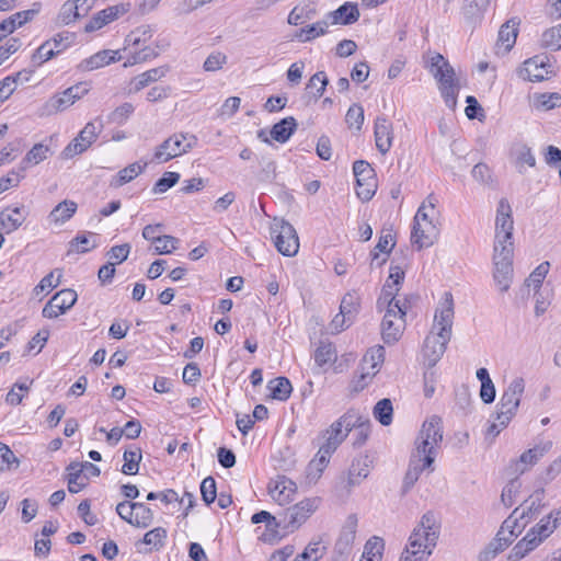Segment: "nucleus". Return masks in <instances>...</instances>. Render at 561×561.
Segmentation results:
<instances>
[{"mask_svg": "<svg viewBox=\"0 0 561 561\" xmlns=\"http://www.w3.org/2000/svg\"><path fill=\"white\" fill-rule=\"evenodd\" d=\"M442 440V419L437 415H432L423 423L415 440L416 455L420 459L417 462L411 460L409 465L402 484L403 494L408 493L412 489L425 469L432 467Z\"/></svg>", "mask_w": 561, "mask_h": 561, "instance_id": "obj_1", "label": "nucleus"}, {"mask_svg": "<svg viewBox=\"0 0 561 561\" xmlns=\"http://www.w3.org/2000/svg\"><path fill=\"white\" fill-rule=\"evenodd\" d=\"M454 313L453 295L446 291L436 308L432 331L424 341L423 355L428 367H434L446 351L451 339Z\"/></svg>", "mask_w": 561, "mask_h": 561, "instance_id": "obj_2", "label": "nucleus"}, {"mask_svg": "<svg viewBox=\"0 0 561 561\" xmlns=\"http://www.w3.org/2000/svg\"><path fill=\"white\" fill-rule=\"evenodd\" d=\"M440 522L433 512H426L411 533L400 561H427L437 545Z\"/></svg>", "mask_w": 561, "mask_h": 561, "instance_id": "obj_3", "label": "nucleus"}, {"mask_svg": "<svg viewBox=\"0 0 561 561\" xmlns=\"http://www.w3.org/2000/svg\"><path fill=\"white\" fill-rule=\"evenodd\" d=\"M524 391V378L515 377L510 381L500 398L495 421L488 427V435L495 437L510 424L518 411Z\"/></svg>", "mask_w": 561, "mask_h": 561, "instance_id": "obj_4", "label": "nucleus"}, {"mask_svg": "<svg viewBox=\"0 0 561 561\" xmlns=\"http://www.w3.org/2000/svg\"><path fill=\"white\" fill-rule=\"evenodd\" d=\"M431 73L439 83L440 94L450 108L457 103L458 87L455 84V71L443 55L436 53L428 61Z\"/></svg>", "mask_w": 561, "mask_h": 561, "instance_id": "obj_5", "label": "nucleus"}, {"mask_svg": "<svg viewBox=\"0 0 561 561\" xmlns=\"http://www.w3.org/2000/svg\"><path fill=\"white\" fill-rule=\"evenodd\" d=\"M271 236L277 251L285 256H294L299 250V239L296 229L284 219H274L271 225Z\"/></svg>", "mask_w": 561, "mask_h": 561, "instance_id": "obj_6", "label": "nucleus"}, {"mask_svg": "<svg viewBox=\"0 0 561 561\" xmlns=\"http://www.w3.org/2000/svg\"><path fill=\"white\" fill-rule=\"evenodd\" d=\"M513 247L493 248V278L500 291L510 289L513 279Z\"/></svg>", "mask_w": 561, "mask_h": 561, "instance_id": "obj_7", "label": "nucleus"}, {"mask_svg": "<svg viewBox=\"0 0 561 561\" xmlns=\"http://www.w3.org/2000/svg\"><path fill=\"white\" fill-rule=\"evenodd\" d=\"M360 421V415L355 411L351 410L343 414L337 421L332 423L330 428L324 433V443L321 445L324 449L332 454L337 449L342 442L346 438L347 434L352 428L357 426Z\"/></svg>", "mask_w": 561, "mask_h": 561, "instance_id": "obj_8", "label": "nucleus"}, {"mask_svg": "<svg viewBox=\"0 0 561 561\" xmlns=\"http://www.w3.org/2000/svg\"><path fill=\"white\" fill-rule=\"evenodd\" d=\"M197 142V138L190 134H174L157 147L153 159L161 163L180 157L191 150Z\"/></svg>", "mask_w": 561, "mask_h": 561, "instance_id": "obj_9", "label": "nucleus"}, {"mask_svg": "<svg viewBox=\"0 0 561 561\" xmlns=\"http://www.w3.org/2000/svg\"><path fill=\"white\" fill-rule=\"evenodd\" d=\"M103 128L104 124L100 116L87 123L78 136L62 150V158L71 159L75 156L84 152L93 142H95Z\"/></svg>", "mask_w": 561, "mask_h": 561, "instance_id": "obj_10", "label": "nucleus"}, {"mask_svg": "<svg viewBox=\"0 0 561 561\" xmlns=\"http://www.w3.org/2000/svg\"><path fill=\"white\" fill-rule=\"evenodd\" d=\"M514 221L507 198H501L496 209L494 248L513 247Z\"/></svg>", "mask_w": 561, "mask_h": 561, "instance_id": "obj_11", "label": "nucleus"}, {"mask_svg": "<svg viewBox=\"0 0 561 561\" xmlns=\"http://www.w3.org/2000/svg\"><path fill=\"white\" fill-rule=\"evenodd\" d=\"M353 172L356 178V195L363 202L370 201L377 190L375 171L371 165L364 160H357L353 164Z\"/></svg>", "mask_w": 561, "mask_h": 561, "instance_id": "obj_12", "label": "nucleus"}, {"mask_svg": "<svg viewBox=\"0 0 561 561\" xmlns=\"http://www.w3.org/2000/svg\"><path fill=\"white\" fill-rule=\"evenodd\" d=\"M407 309H387L381 321V336L386 344L397 343L405 328Z\"/></svg>", "mask_w": 561, "mask_h": 561, "instance_id": "obj_13", "label": "nucleus"}, {"mask_svg": "<svg viewBox=\"0 0 561 561\" xmlns=\"http://www.w3.org/2000/svg\"><path fill=\"white\" fill-rule=\"evenodd\" d=\"M318 504V499H305L287 508L284 513V528L288 531L299 528L317 510Z\"/></svg>", "mask_w": 561, "mask_h": 561, "instance_id": "obj_14", "label": "nucleus"}, {"mask_svg": "<svg viewBox=\"0 0 561 561\" xmlns=\"http://www.w3.org/2000/svg\"><path fill=\"white\" fill-rule=\"evenodd\" d=\"M77 293L73 289H61L56 293L44 306L42 314L47 319H56L66 313L77 301Z\"/></svg>", "mask_w": 561, "mask_h": 561, "instance_id": "obj_15", "label": "nucleus"}, {"mask_svg": "<svg viewBox=\"0 0 561 561\" xmlns=\"http://www.w3.org/2000/svg\"><path fill=\"white\" fill-rule=\"evenodd\" d=\"M27 211L25 206H8L0 211V232L12 233L16 231L26 220Z\"/></svg>", "mask_w": 561, "mask_h": 561, "instance_id": "obj_16", "label": "nucleus"}, {"mask_svg": "<svg viewBox=\"0 0 561 561\" xmlns=\"http://www.w3.org/2000/svg\"><path fill=\"white\" fill-rule=\"evenodd\" d=\"M296 490V483L284 476H278L268 484V493L271 497L279 505H286L291 502Z\"/></svg>", "mask_w": 561, "mask_h": 561, "instance_id": "obj_17", "label": "nucleus"}, {"mask_svg": "<svg viewBox=\"0 0 561 561\" xmlns=\"http://www.w3.org/2000/svg\"><path fill=\"white\" fill-rule=\"evenodd\" d=\"M549 67L543 57L535 56L523 64L518 75L524 80L538 82L548 79Z\"/></svg>", "mask_w": 561, "mask_h": 561, "instance_id": "obj_18", "label": "nucleus"}, {"mask_svg": "<svg viewBox=\"0 0 561 561\" xmlns=\"http://www.w3.org/2000/svg\"><path fill=\"white\" fill-rule=\"evenodd\" d=\"M375 142L378 151L386 154L392 147L393 127L386 116H379L374 126Z\"/></svg>", "mask_w": 561, "mask_h": 561, "instance_id": "obj_19", "label": "nucleus"}, {"mask_svg": "<svg viewBox=\"0 0 561 561\" xmlns=\"http://www.w3.org/2000/svg\"><path fill=\"white\" fill-rule=\"evenodd\" d=\"M552 447V442L547 440L537 444L535 447L524 451L515 462V471L524 473L530 467L535 466Z\"/></svg>", "mask_w": 561, "mask_h": 561, "instance_id": "obj_20", "label": "nucleus"}, {"mask_svg": "<svg viewBox=\"0 0 561 561\" xmlns=\"http://www.w3.org/2000/svg\"><path fill=\"white\" fill-rule=\"evenodd\" d=\"M438 236V229L434 222L414 221L411 240L419 249L434 244Z\"/></svg>", "mask_w": 561, "mask_h": 561, "instance_id": "obj_21", "label": "nucleus"}, {"mask_svg": "<svg viewBox=\"0 0 561 561\" xmlns=\"http://www.w3.org/2000/svg\"><path fill=\"white\" fill-rule=\"evenodd\" d=\"M128 11V5L118 4L108 7L98 12L90 21L85 24L84 31L88 33L94 32L102 28L104 25L113 22L118 16L123 15Z\"/></svg>", "mask_w": 561, "mask_h": 561, "instance_id": "obj_22", "label": "nucleus"}, {"mask_svg": "<svg viewBox=\"0 0 561 561\" xmlns=\"http://www.w3.org/2000/svg\"><path fill=\"white\" fill-rule=\"evenodd\" d=\"M383 359L385 348L381 345L370 348L363 358V373L359 381H364L366 378L375 376Z\"/></svg>", "mask_w": 561, "mask_h": 561, "instance_id": "obj_23", "label": "nucleus"}, {"mask_svg": "<svg viewBox=\"0 0 561 561\" xmlns=\"http://www.w3.org/2000/svg\"><path fill=\"white\" fill-rule=\"evenodd\" d=\"M168 72V67H157L149 69L135 78H133L128 85V92L129 93H137L140 90L145 89L149 84L157 82L158 80L165 77Z\"/></svg>", "mask_w": 561, "mask_h": 561, "instance_id": "obj_24", "label": "nucleus"}, {"mask_svg": "<svg viewBox=\"0 0 561 561\" xmlns=\"http://www.w3.org/2000/svg\"><path fill=\"white\" fill-rule=\"evenodd\" d=\"M359 19V11L357 4L352 2H345L339 7L335 11L330 12L327 20L330 24H342L348 25L357 22Z\"/></svg>", "mask_w": 561, "mask_h": 561, "instance_id": "obj_25", "label": "nucleus"}, {"mask_svg": "<svg viewBox=\"0 0 561 561\" xmlns=\"http://www.w3.org/2000/svg\"><path fill=\"white\" fill-rule=\"evenodd\" d=\"M151 38L152 30L149 25L136 27L125 37L123 50L128 51L130 55L131 51L138 50L148 44Z\"/></svg>", "mask_w": 561, "mask_h": 561, "instance_id": "obj_26", "label": "nucleus"}, {"mask_svg": "<svg viewBox=\"0 0 561 561\" xmlns=\"http://www.w3.org/2000/svg\"><path fill=\"white\" fill-rule=\"evenodd\" d=\"M317 15V3L312 0H305L295 5L289 12L287 22L290 25H299L312 20Z\"/></svg>", "mask_w": 561, "mask_h": 561, "instance_id": "obj_27", "label": "nucleus"}, {"mask_svg": "<svg viewBox=\"0 0 561 561\" xmlns=\"http://www.w3.org/2000/svg\"><path fill=\"white\" fill-rule=\"evenodd\" d=\"M400 287L393 286L390 284L389 279L386 280V284L382 287L381 294L377 300V308L379 310L382 309H407L405 304L401 302L397 299V295L399 294Z\"/></svg>", "mask_w": 561, "mask_h": 561, "instance_id": "obj_28", "label": "nucleus"}, {"mask_svg": "<svg viewBox=\"0 0 561 561\" xmlns=\"http://www.w3.org/2000/svg\"><path fill=\"white\" fill-rule=\"evenodd\" d=\"M373 463V460L368 455H362L356 457L348 470V484L356 485L359 482L367 478L369 474V469Z\"/></svg>", "mask_w": 561, "mask_h": 561, "instance_id": "obj_29", "label": "nucleus"}, {"mask_svg": "<svg viewBox=\"0 0 561 561\" xmlns=\"http://www.w3.org/2000/svg\"><path fill=\"white\" fill-rule=\"evenodd\" d=\"M77 208V203L65 199L53 208L47 219L57 226L64 225L76 214Z\"/></svg>", "mask_w": 561, "mask_h": 561, "instance_id": "obj_30", "label": "nucleus"}, {"mask_svg": "<svg viewBox=\"0 0 561 561\" xmlns=\"http://www.w3.org/2000/svg\"><path fill=\"white\" fill-rule=\"evenodd\" d=\"M297 128V122L293 116H288L276 123L271 129V137L280 142H286Z\"/></svg>", "mask_w": 561, "mask_h": 561, "instance_id": "obj_31", "label": "nucleus"}, {"mask_svg": "<svg viewBox=\"0 0 561 561\" xmlns=\"http://www.w3.org/2000/svg\"><path fill=\"white\" fill-rule=\"evenodd\" d=\"M531 104L538 111L561 107V94L557 92L535 93L531 98Z\"/></svg>", "mask_w": 561, "mask_h": 561, "instance_id": "obj_32", "label": "nucleus"}, {"mask_svg": "<svg viewBox=\"0 0 561 561\" xmlns=\"http://www.w3.org/2000/svg\"><path fill=\"white\" fill-rule=\"evenodd\" d=\"M329 25H330V23L327 19L322 20V21H318L311 25L301 27L296 33L295 36L301 43L311 42L312 39L327 34Z\"/></svg>", "mask_w": 561, "mask_h": 561, "instance_id": "obj_33", "label": "nucleus"}, {"mask_svg": "<svg viewBox=\"0 0 561 561\" xmlns=\"http://www.w3.org/2000/svg\"><path fill=\"white\" fill-rule=\"evenodd\" d=\"M560 522L561 510H557L551 512L546 518H542L530 531H535L543 540L553 533Z\"/></svg>", "mask_w": 561, "mask_h": 561, "instance_id": "obj_34", "label": "nucleus"}, {"mask_svg": "<svg viewBox=\"0 0 561 561\" xmlns=\"http://www.w3.org/2000/svg\"><path fill=\"white\" fill-rule=\"evenodd\" d=\"M147 167V163L140 164L139 162H134L126 168L122 169L114 181L111 182L112 186L119 187L126 183H129L136 176L141 174Z\"/></svg>", "mask_w": 561, "mask_h": 561, "instance_id": "obj_35", "label": "nucleus"}, {"mask_svg": "<svg viewBox=\"0 0 561 561\" xmlns=\"http://www.w3.org/2000/svg\"><path fill=\"white\" fill-rule=\"evenodd\" d=\"M543 495L545 490L539 489L535 491L528 500L525 501L527 506L523 508L520 513L518 512L519 518L522 520L529 522L539 512L540 507L542 506Z\"/></svg>", "mask_w": 561, "mask_h": 561, "instance_id": "obj_36", "label": "nucleus"}, {"mask_svg": "<svg viewBox=\"0 0 561 561\" xmlns=\"http://www.w3.org/2000/svg\"><path fill=\"white\" fill-rule=\"evenodd\" d=\"M68 471V491L70 493H79L88 483L83 477L82 469L77 466V462H71L67 467Z\"/></svg>", "mask_w": 561, "mask_h": 561, "instance_id": "obj_37", "label": "nucleus"}, {"mask_svg": "<svg viewBox=\"0 0 561 561\" xmlns=\"http://www.w3.org/2000/svg\"><path fill=\"white\" fill-rule=\"evenodd\" d=\"M49 148L43 144H36L23 158L19 169L22 173L25 172L30 164H38L47 158Z\"/></svg>", "mask_w": 561, "mask_h": 561, "instance_id": "obj_38", "label": "nucleus"}, {"mask_svg": "<svg viewBox=\"0 0 561 561\" xmlns=\"http://www.w3.org/2000/svg\"><path fill=\"white\" fill-rule=\"evenodd\" d=\"M268 389L273 399L285 401L289 398L293 387L286 377H277L268 382Z\"/></svg>", "mask_w": 561, "mask_h": 561, "instance_id": "obj_39", "label": "nucleus"}, {"mask_svg": "<svg viewBox=\"0 0 561 561\" xmlns=\"http://www.w3.org/2000/svg\"><path fill=\"white\" fill-rule=\"evenodd\" d=\"M123 459L122 472L129 476L136 474L139 470V462L142 459L141 449L139 447L126 449Z\"/></svg>", "mask_w": 561, "mask_h": 561, "instance_id": "obj_40", "label": "nucleus"}, {"mask_svg": "<svg viewBox=\"0 0 561 561\" xmlns=\"http://www.w3.org/2000/svg\"><path fill=\"white\" fill-rule=\"evenodd\" d=\"M393 247V236L390 232L380 236L376 247L371 251V264L376 263L378 266H381L386 262V257L379 261V254H389Z\"/></svg>", "mask_w": 561, "mask_h": 561, "instance_id": "obj_41", "label": "nucleus"}, {"mask_svg": "<svg viewBox=\"0 0 561 561\" xmlns=\"http://www.w3.org/2000/svg\"><path fill=\"white\" fill-rule=\"evenodd\" d=\"M383 549V539L380 537H373L366 542L359 561H380Z\"/></svg>", "mask_w": 561, "mask_h": 561, "instance_id": "obj_42", "label": "nucleus"}, {"mask_svg": "<svg viewBox=\"0 0 561 561\" xmlns=\"http://www.w3.org/2000/svg\"><path fill=\"white\" fill-rule=\"evenodd\" d=\"M437 199L433 194H430L426 199L419 207L413 221L419 222H434V215L436 214Z\"/></svg>", "mask_w": 561, "mask_h": 561, "instance_id": "obj_43", "label": "nucleus"}, {"mask_svg": "<svg viewBox=\"0 0 561 561\" xmlns=\"http://www.w3.org/2000/svg\"><path fill=\"white\" fill-rule=\"evenodd\" d=\"M135 512L133 518L134 526L137 528H147L153 522V512L152 510L141 502L134 503Z\"/></svg>", "mask_w": 561, "mask_h": 561, "instance_id": "obj_44", "label": "nucleus"}, {"mask_svg": "<svg viewBox=\"0 0 561 561\" xmlns=\"http://www.w3.org/2000/svg\"><path fill=\"white\" fill-rule=\"evenodd\" d=\"M374 417L381 424V425H389L392 422V415H393V407L390 399H381L376 403L373 410Z\"/></svg>", "mask_w": 561, "mask_h": 561, "instance_id": "obj_45", "label": "nucleus"}, {"mask_svg": "<svg viewBox=\"0 0 561 561\" xmlns=\"http://www.w3.org/2000/svg\"><path fill=\"white\" fill-rule=\"evenodd\" d=\"M81 15L83 14L80 12L79 4L73 0H69L62 4L57 16V22L62 25H68Z\"/></svg>", "mask_w": 561, "mask_h": 561, "instance_id": "obj_46", "label": "nucleus"}, {"mask_svg": "<svg viewBox=\"0 0 561 561\" xmlns=\"http://www.w3.org/2000/svg\"><path fill=\"white\" fill-rule=\"evenodd\" d=\"M159 56V51H157L153 47L149 45H144L140 49L131 51L130 55L127 56V60L124 64V67L134 66L136 64L145 62L151 59H154Z\"/></svg>", "mask_w": 561, "mask_h": 561, "instance_id": "obj_47", "label": "nucleus"}, {"mask_svg": "<svg viewBox=\"0 0 561 561\" xmlns=\"http://www.w3.org/2000/svg\"><path fill=\"white\" fill-rule=\"evenodd\" d=\"M107 53L100 50L89 58L83 59L78 66V70L82 72L92 71L108 65Z\"/></svg>", "mask_w": 561, "mask_h": 561, "instance_id": "obj_48", "label": "nucleus"}, {"mask_svg": "<svg viewBox=\"0 0 561 561\" xmlns=\"http://www.w3.org/2000/svg\"><path fill=\"white\" fill-rule=\"evenodd\" d=\"M522 489V481L518 478L512 479L504 488L501 494V502L505 507L513 506Z\"/></svg>", "mask_w": 561, "mask_h": 561, "instance_id": "obj_49", "label": "nucleus"}, {"mask_svg": "<svg viewBox=\"0 0 561 561\" xmlns=\"http://www.w3.org/2000/svg\"><path fill=\"white\" fill-rule=\"evenodd\" d=\"M167 539V530L163 527H156L144 535L142 543L150 546V550H160Z\"/></svg>", "mask_w": 561, "mask_h": 561, "instance_id": "obj_50", "label": "nucleus"}, {"mask_svg": "<svg viewBox=\"0 0 561 561\" xmlns=\"http://www.w3.org/2000/svg\"><path fill=\"white\" fill-rule=\"evenodd\" d=\"M359 309V297L358 295L353 293H347L343 296L340 305V312L344 316H347L352 320L355 319Z\"/></svg>", "mask_w": 561, "mask_h": 561, "instance_id": "obj_51", "label": "nucleus"}, {"mask_svg": "<svg viewBox=\"0 0 561 561\" xmlns=\"http://www.w3.org/2000/svg\"><path fill=\"white\" fill-rule=\"evenodd\" d=\"M76 99L69 93L68 89L64 90L61 93L54 95L47 102V107L55 112L64 111L75 104Z\"/></svg>", "mask_w": 561, "mask_h": 561, "instance_id": "obj_52", "label": "nucleus"}, {"mask_svg": "<svg viewBox=\"0 0 561 561\" xmlns=\"http://www.w3.org/2000/svg\"><path fill=\"white\" fill-rule=\"evenodd\" d=\"M314 362L319 367H322L331 362H333L336 357V352L331 343H321L316 352H314Z\"/></svg>", "mask_w": 561, "mask_h": 561, "instance_id": "obj_53", "label": "nucleus"}, {"mask_svg": "<svg viewBox=\"0 0 561 561\" xmlns=\"http://www.w3.org/2000/svg\"><path fill=\"white\" fill-rule=\"evenodd\" d=\"M518 512L519 507L515 508L512 514L502 523L499 531H507V535H510V530H514L518 536L528 524V520H522L519 518Z\"/></svg>", "mask_w": 561, "mask_h": 561, "instance_id": "obj_54", "label": "nucleus"}, {"mask_svg": "<svg viewBox=\"0 0 561 561\" xmlns=\"http://www.w3.org/2000/svg\"><path fill=\"white\" fill-rule=\"evenodd\" d=\"M550 264L549 262L540 263L526 279L525 284L527 287H533L536 291H538L541 287L543 279L546 278L549 272Z\"/></svg>", "mask_w": 561, "mask_h": 561, "instance_id": "obj_55", "label": "nucleus"}, {"mask_svg": "<svg viewBox=\"0 0 561 561\" xmlns=\"http://www.w3.org/2000/svg\"><path fill=\"white\" fill-rule=\"evenodd\" d=\"M75 34L70 32H61L56 34L53 38L47 39L48 44L55 49L57 56L69 48L75 42Z\"/></svg>", "mask_w": 561, "mask_h": 561, "instance_id": "obj_56", "label": "nucleus"}, {"mask_svg": "<svg viewBox=\"0 0 561 561\" xmlns=\"http://www.w3.org/2000/svg\"><path fill=\"white\" fill-rule=\"evenodd\" d=\"M541 45L551 50L561 48V25L545 31L541 35Z\"/></svg>", "mask_w": 561, "mask_h": 561, "instance_id": "obj_57", "label": "nucleus"}, {"mask_svg": "<svg viewBox=\"0 0 561 561\" xmlns=\"http://www.w3.org/2000/svg\"><path fill=\"white\" fill-rule=\"evenodd\" d=\"M180 180L178 172H164L163 175L154 183L152 187L153 194H162L173 187Z\"/></svg>", "mask_w": 561, "mask_h": 561, "instance_id": "obj_58", "label": "nucleus"}, {"mask_svg": "<svg viewBox=\"0 0 561 561\" xmlns=\"http://www.w3.org/2000/svg\"><path fill=\"white\" fill-rule=\"evenodd\" d=\"M56 56L55 49L45 41L32 55V64L35 67H39Z\"/></svg>", "mask_w": 561, "mask_h": 561, "instance_id": "obj_59", "label": "nucleus"}, {"mask_svg": "<svg viewBox=\"0 0 561 561\" xmlns=\"http://www.w3.org/2000/svg\"><path fill=\"white\" fill-rule=\"evenodd\" d=\"M134 106L131 103H124L116 107L112 113H110L107 119L110 123L122 125L124 124L128 117L133 114Z\"/></svg>", "mask_w": 561, "mask_h": 561, "instance_id": "obj_60", "label": "nucleus"}, {"mask_svg": "<svg viewBox=\"0 0 561 561\" xmlns=\"http://www.w3.org/2000/svg\"><path fill=\"white\" fill-rule=\"evenodd\" d=\"M345 121L350 128L355 127L359 130L364 123V108L358 104H353L347 110Z\"/></svg>", "mask_w": 561, "mask_h": 561, "instance_id": "obj_61", "label": "nucleus"}, {"mask_svg": "<svg viewBox=\"0 0 561 561\" xmlns=\"http://www.w3.org/2000/svg\"><path fill=\"white\" fill-rule=\"evenodd\" d=\"M201 494L203 501L209 505L215 502L217 497L216 481L213 477L205 478L201 483Z\"/></svg>", "mask_w": 561, "mask_h": 561, "instance_id": "obj_62", "label": "nucleus"}, {"mask_svg": "<svg viewBox=\"0 0 561 561\" xmlns=\"http://www.w3.org/2000/svg\"><path fill=\"white\" fill-rule=\"evenodd\" d=\"M130 249L131 247L129 243L112 247L106 254L110 260L108 262L114 263V265L123 263L127 260Z\"/></svg>", "mask_w": 561, "mask_h": 561, "instance_id": "obj_63", "label": "nucleus"}, {"mask_svg": "<svg viewBox=\"0 0 561 561\" xmlns=\"http://www.w3.org/2000/svg\"><path fill=\"white\" fill-rule=\"evenodd\" d=\"M227 62V56L221 51L211 53L204 61L203 69L207 72L220 70Z\"/></svg>", "mask_w": 561, "mask_h": 561, "instance_id": "obj_64", "label": "nucleus"}]
</instances>
